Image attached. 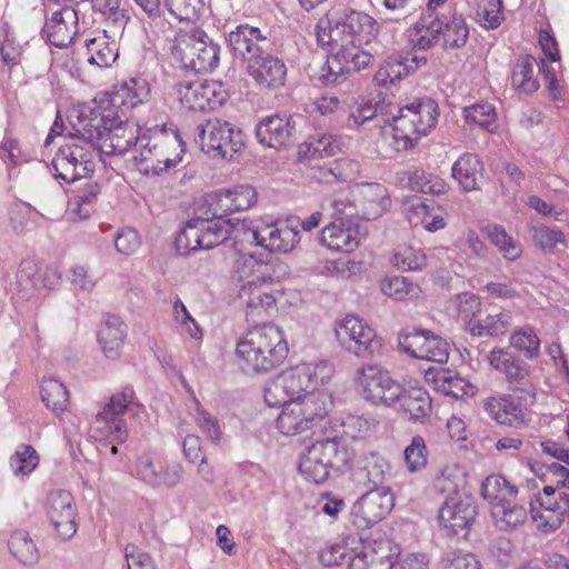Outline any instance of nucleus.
Masks as SVG:
<instances>
[{
    "label": "nucleus",
    "mask_w": 569,
    "mask_h": 569,
    "mask_svg": "<svg viewBox=\"0 0 569 569\" xmlns=\"http://www.w3.org/2000/svg\"><path fill=\"white\" fill-rule=\"evenodd\" d=\"M363 396L375 405H398V413L411 422L423 423L431 413V398L421 387L403 388L388 371L379 366L368 365L359 371Z\"/></svg>",
    "instance_id": "1"
},
{
    "label": "nucleus",
    "mask_w": 569,
    "mask_h": 569,
    "mask_svg": "<svg viewBox=\"0 0 569 569\" xmlns=\"http://www.w3.org/2000/svg\"><path fill=\"white\" fill-rule=\"evenodd\" d=\"M236 356L244 373H267L284 361L288 343L279 327L264 323L243 335L237 343Z\"/></svg>",
    "instance_id": "2"
},
{
    "label": "nucleus",
    "mask_w": 569,
    "mask_h": 569,
    "mask_svg": "<svg viewBox=\"0 0 569 569\" xmlns=\"http://www.w3.org/2000/svg\"><path fill=\"white\" fill-rule=\"evenodd\" d=\"M317 29L318 43L330 47V51H335L337 47L367 44L378 32L372 17L351 8L328 13L326 21L321 20Z\"/></svg>",
    "instance_id": "3"
},
{
    "label": "nucleus",
    "mask_w": 569,
    "mask_h": 569,
    "mask_svg": "<svg viewBox=\"0 0 569 569\" xmlns=\"http://www.w3.org/2000/svg\"><path fill=\"white\" fill-rule=\"evenodd\" d=\"M212 207L208 201V194L202 198L194 208L193 217L189 219L176 238V248L180 254L187 256L199 249H211L232 237V232L239 233L230 224V220L218 221ZM238 238V234L233 236Z\"/></svg>",
    "instance_id": "4"
},
{
    "label": "nucleus",
    "mask_w": 569,
    "mask_h": 569,
    "mask_svg": "<svg viewBox=\"0 0 569 569\" xmlns=\"http://www.w3.org/2000/svg\"><path fill=\"white\" fill-rule=\"evenodd\" d=\"M438 116V104L431 98H416L411 103L399 108L397 116L385 120L391 128L396 149L413 148L421 137L436 127Z\"/></svg>",
    "instance_id": "5"
},
{
    "label": "nucleus",
    "mask_w": 569,
    "mask_h": 569,
    "mask_svg": "<svg viewBox=\"0 0 569 569\" xmlns=\"http://www.w3.org/2000/svg\"><path fill=\"white\" fill-rule=\"evenodd\" d=\"M220 47L207 32L197 27L180 29L171 47V54L186 70L208 72L218 67Z\"/></svg>",
    "instance_id": "6"
},
{
    "label": "nucleus",
    "mask_w": 569,
    "mask_h": 569,
    "mask_svg": "<svg viewBox=\"0 0 569 569\" xmlns=\"http://www.w3.org/2000/svg\"><path fill=\"white\" fill-rule=\"evenodd\" d=\"M139 154L134 156L136 167L139 172L149 176H157L162 171L174 167L181 161L180 153L176 150L179 147L183 152L182 142L177 137L170 138L163 132L152 136H141Z\"/></svg>",
    "instance_id": "7"
},
{
    "label": "nucleus",
    "mask_w": 569,
    "mask_h": 569,
    "mask_svg": "<svg viewBox=\"0 0 569 569\" xmlns=\"http://www.w3.org/2000/svg\"><path fill=\"white\" fill-rule=\"evenodd\" d=\"M326 395H305L300 401H291L277 419V428L286 436H295L321 427L327 418Z\"/></svg>",
    "instance_id": "8"
},
{
    "label": "nucleus",
    "mask_w": 569,
    "mask_h": 569,
    "mask_svg": "<svg viewBox=\"0 0 569 569\" xmlns=\"http://www.w3.org/2000/svg\"><path fill=\"white\" fill-rule=\"evenodd\" d=\"M196 141L213 158H232L244 147V134L240 128L214 118L198 126Z\"/></svg>",
    "instance_id": "9"
},
{
    "label": "nucleus",
    "mask_w": 569,
    "mask_h": 569,
    "mask_svg": "<svg viewBox=\"0 0 569 569\" xmlns=\"http://www.w3.org/2000/svg\"><path fill=\"white\" fill-rule=\"evenodd\" d=\"M99 153L97 149L72 141L61 146L52 158L54 177L67 183L93 173Z\"/></svg>",
    "instance_id": "10"
},
{
    "label": "nucleus",
    "mask_w": 569,
    "mask_h": 569,
    "mask_svg": "<svg viewBox=\"0 0 569 569\" xmlns=\"http://www.w3.org/2000/svg\"><path fill=\"white\" fill-rule=\"evenodd\" d=\"M335 331L340 346L358 357H371L382 347L376 331L355 315H347Z\"/></svg>",
    "instance_id": "11"
},
{
    "label": "nucleus",
    "mask_w": 569,
    "mask_h": 569,
    "mask_svg": "<svg viewBox=\"0 0 569 569\" xmlns=\"http://www.w3.org/2000/svg\"><path fill=\"white\" fill-rule=\"evenodd\" d=\"M362 44L337 47L331 51L325 67L321 69L320 80L325 86H336L345 80L351 72H359L372 61V56L360 49Z\"/></svg>",
    "instance_id": "12"
},
{
    "label": "nucleus",
    "mask_w": 569,
    "mask_h": 569,
    "mask_svg": "<svg viewBox=\"0 0 569 569\" xmlns=\"http://www.w3.org/2000/svg\"><path fill=\"white\" fill-rule=\"evenodd\" d=\"M393 501V495L386 487L368 489L351 508V525L357 530L371 528L391 511Z\"/></svg>",
    "instance_id": "13"
},
{
    "label": "nucleus",
    "mask_w": 569,
    "mask_h": 569,
    "mask_svg": "<svg viewBox=\"0 0 569 569\" xmlns=\"http://www.w3.org/2000/svg\"><path fill=\"white\" fill-rule=\"evenodd\" d=\"M536 502L541 510L538 511L535 503L530 502V511L541 531H556L566 520H569V492L563 488L545 486L543 496H539Z\"/></svg>",
    "instance_id": "14"
},
{
    "label": "nucleus",
    "mask_w": 569,
    "mask_h": 569,
    "mask_svg": "<svg viewBox=\"0 0 569 569\" xmlns=\"http://www.w3.org/2000/svg\"><path fill=\"white\" fill-rule=\"evenodd\" d=\"M174 88L181 104L193 111L213 110L228 99V92L218 81L183 80Z\"/></svg>",
    "instance_id": "15"
},
{
    "label": "nucleus",
    "mask_w": 569,
    "mask_h": 569,
    "mask_svg": "<svg viewBox=\"0 0 569 569\" xmlns=\"http://www.w3.org/2000/svg\"><path fill=\"white\" fill-rule=\"evenodd\" d=\"M140 405L136 401V395L131 387H124L122 391L114 393L103 409L97 413V423H103L112 440L123 443L128 439V428L120 418L126 411L138 413Z\"/></svg>",
    "instance_id": "16"
},
{
    "label": "nucleus",
    "mask_w": 569,
    "mask_h": 569,
    "mask_svg": "<svg viewBox=\"0 0 569 569\" xmlns=\"http://www.w3.org/2000/svg\"><path fill=\"white\" fill-rule=\"evenodd\" d=\"M113 108L102 109L83 106L76 116H70L72 130L69 132L72 141L88 144L97 149L98 142L103 138L104 128L112 121Z\"/></svg>",
    "instance_id": "17"
},
{
    "label": "nucleus",
    "mask_w": 569,
    "mask_h": 569,
    "mask_svg": "<svg viewBox=\"0 0 569 569\" xmlns=\"http://www.w3.org/2000/svg\"><path fill=\"white\" fill-rule=\"evenodd\" d=\"M399 347L412 358L446 363L449 343L429 330L413 329L399 335Z\"/></svg>",
    "instance_id": "18"
},
{
    "label": "nucleus",
    "mask_w": 569,
    "mask_h": 569,
    "mask_svg": "<svg viewBox=\"0 0 569 569\" xmlns=\"http://www.w3.org/2000/svg\"><path fill=\"white\" fill-rule=\"evenodd\" d=\"M103 138L98 142V153L108 156H122L132 146L140 142L141 136L138 134L139 127L127 120L124 112L119 114L113 111L112 121H109L107 128L102 130Z\"/></svg>",
    "instance_id": "19"
},
{
    "label": "nucleus",
    "mask_w": 569,
    "mask_h": 569,
    "mask_svg": "<svg viewBox=\"0 0 569 569\" xmlns=\"http://www.w3.org/2000/svg\"><path fill=\"white\" fill-rule=\"evenodd\" d=\"M478 513L477 503L470 495L447 497L442 502L438 519L448 535L456 536L468 529Z\"/></svg>",
    "instance_id": "20"
},
{
    "label": "nucleus",
    "mask_w": 569,
    "mask_h": 569,
    "mask_svg": "<svg viewBox=\"0 0 569 569\" xmlns=\"http://www.w3.org/2000/svg\"><path fill=\"white\" fill-rule=\"evenodd\" d=\"M487 359L489 365L502 373L516 389L535 397V388L529 381L530 368L522 359L503 348L492 349Z\"/></svg>",
    "instance_id": "21"
},
{
    "label": "nucleus",
    "mask_w": 569,
    "mask_h": 569,
    "mask_svg": "<svg viewBox=\"0 0 569 569\" xmlns=\"http://www.w3.org/2000/svg\"><path fill=\"white\" fill-rule=\"evenodd\" d=\"M258 246L271 252H289L299 242L297 226L290 221H277L244 231Z\"/></svg>",
    "instance_id": "22"
},
{
    "label": "nucleus",
    "mask_w": 569,
    "mask_h": 569,
    "mask_svg": "<svg viewBox=\"0 0 569 569\" xmlns=\"http://www.w3.org/2000/svg\"><path fill=\"white\" fill-rule=\"evenodd\" d=\"M47 515L62 539H71L77 530V508L73 496L67 490L50 492L47 499Z\"/></svg>",
    "instance_id": "23"
},
{
    "label": "nucleus",
    "mask_w": 569,
    "mask_h": 569,
    "mask_svg": "<svg viewBox=\"0 0 569 569\" xmlns=\"http://www.w3.org/2000/svg\"><path fill=\"white\" fill-rule=\"evenodd\" d=\"M297 123L292 116L272 114L260 120L256 137L260 144L279 149L295 141Z\"/></svg>",
    "instance_id": "24"
},
{
    "label": "nucleus",
    "mask_w": 569,
    "mask_h": 569,
    "mask_svg": "<svg viewBox=\"0 0 569 569\" xmlns=\"http://www.w3.org/2000/svg\"><path fill=\"white\" fill-rule=\"evenodd\" d=\"M368 229L365 223L331 221L320 234V242L336 251L351 252L366 239Z\"/></svg>",
    "instance_id": "25"
},
{
    "label": "nucleus",
    "mask_w": 569,
    "mask_h": 569,
    "mask_svg": "<svg viewBox=\"0 0 569 569\" xmlns=\"http://www.w3.org/2000/svg\"><path fill=\"white\" fill-rule=\"evenodd\" d=\"M351 479L357 486L371 488H385L382 485L389 471V463L378 452H368L356 458L348 467Z\"/></svg>",
    "instance_id": "26"
},
{
    "label": "nucleus",
    "mask_w": 569,
    "mask_h": 569,
    "mask_svg": "<svg viewBox=\"0 0 569 569\" xmlns=\"http://www.w3.org/2000/svg\"><path fill=\"white\" fill-rule=\"evenodd\" d=\"M179 463H162L151 455H142L137 461V476L152 487L172 488L177 486L182 476Z\"/></svg>",
    "instance_id": "27"
},
{
    "label": "nucleus",
    "mask_w": 569,
    "mask_h": 569,
    "mask_svg": "<svg viewBox=\"0 0 569 569\" xmlns=\"http://www.w3.org/2000/svg\"><path fill=\"white\" fill-rule=\"evenodd\" d=\"M269 42L260 29L249 24H240L229 32L228 46L236 58L247 63L262 54Z\"/></svg>",
    "instance_id": "28"
},
{
    "label": "nucleus",
    "mask_w": 569,
    "mask_h": 569,
    "mask_svg": "<svg viewBox=\"0 0 569 569\" xmlns=\"http://www.w3.org/2000/svg\"><path fill=\"white\" fill-rule=\"evenodd\" d=\"M78 12L70 6L54 11L42 29L49 42L58 48L68 47L78 33Z\"/></svg>",
    "instance_id": "29"
},
{
    "label": "nucleus",
    "mask_w": 569,
    "mask_h": 569,
    "mask_svg": "<svg viewBox=\"0 0 569 569\" xmlns=\"http://www.w3.org/2000/svg\"><path fill=\"white\" fill-rule=\"evenodd\" d=\"M427 64L425 56L408 53L406 56L393 53L389 56L385 63L376 72L373 80L378 86L393 84Z\"/></svg>",
    "instance_id": "30"
},
{
    "label": "nucleus",
    "mask_w": 569,
    "mask_h": 569,
    "mask_svg": "<svg viewBox=\"0 0 569 569\" xmlns=\"http://www.w3.org/2000/svg\"><path fill=\"white\" fill-rule=\"evenodd\" d=\"M483 410L499 425L517 428L526 423V408L522 406L520 399L512 395L485 399Z\"/></svg>",
    "instance_id": "31"
},
{
    "label": "nucleus",
    "mask_w": 569,
    "mask_h": 569,
    "mask_svg": "<svg viewBox=\"0 0 569 569\" xmlns=\"http://www.w3.org/2000/svg\"><path fill=\"white\" fill-rule=\"evenodd\" d=\"M332 472H345L352 462L355 452L348 445L335 437L318 440L308 447Z\"/></svg>",
    "instance_id": "32"
},
{
    "label": "nucleus",
    "mask_w": 569,
    "mask_h": 569,
    "mask_svg": "<svg viewBox=\"0 0 569 569\" xmlns=\"http://www.w3.org/2000/svg\"><path fill=\"white\" fill-rule=\"evenodd\" d=\"M248 74L264 88H277L284 83L287 68L282 60L267 50L247 63Z\"/></svg>",
    "instance_id": "33"
},
{
    "label": "nucleus",
    "mask_w": 569,
    "mask_h": 569,
    "mask_svg": "<svg viewBox=\"0 0 569 569\" xmlns=\"http://www.w3.org/2000/svg\"><path fill=\"white\" fill-rule=\"evenodd\" d=\"M267 264L258 261L252 254H240L233 263V278L239 283V297L253 293L256 284L264 282V269Z\"/></svg>",
    "instance_id": "34"
},
{
    "label": "nucleus",
    "mask_w": 569,
    "mask_h": 569,
    "mask_svg": "<svg viewBox=\"0 0 569 569\" xmlns=\"http://www.w3.org/2000/svg\"><path fill=\"white\" fill-rule=\"evenodd\" d=\"M483 164L476 154L465 153L452 166V177L465 191L478 190L485 180Z\"/></svg>",
    "instance_id": "35"
},
{
    "label": "nucleus",
    "mask_w": 569,
    "mask_h": 569,
    "mask_svg": "<svg viewBox=\"0 0 569 569\" xmlns=\"http://www.w3.org/2000/svg\"><path fill=\"white\" fill-rule=\"evenodd\" d=\"M279 377L292 401H300L305 395H325L323 392L309 391L315 389L312 368L309 365H300L284 370Z\"/></svg>",
    "instance_id": "36"
},
{
    "label": "nucleus",
    "mask_w": 569,
    "mask_h": 569,
    "mask_svg": "<svg viewBox=\"0 0 569 569\" xmlns=\"http://www.w3.org/2000/svg\"><path fill=\"white\" fill-rule=\"evenodd\" d=\"M442 18L433 12L425 13L409 30V41L413 48L427 50L440 39Z\"/></svg>",
    "instance_id": "37"
},
{
    "label": "nucleus",
    "mask_w": 569,
    "mask_h": 569,
    "mask_svg": "<svg viewBox=\"0 0 569 569\" xmlns=\"http://www.w3.org/2000/svg\"><path fill=\"white\" fill-rule=\"evenodd\" d=\"M126 325L119 317L109 315L106 317L98 331V341L104 355L114 359L120 355L127 331Z\"/></svg>",
    "instance_id": "38"
},
{
    "label": "nucleus",
    "mask_w": 569,
    "mask_h": 569,
    "mask_svg": "<svg viewBox=\"0 0 569 569\" xmlns=\"http://www.w3.org/2000/svg\"><path fill=\"white\" fill-rule=\"evenodd\" d=\"M427 376H431L435 388L446 396L458 399L475 393V387L450 369H429Z\"/></svg>",
    "instance_id": "39"
},
{
    "label": "nucleus",
    "mask_w": 569,
    "mask_h": 569,
    "mask_svg": "<svg viewBox=\"0 0 569 569\" xmlns=\"http://www.w3.org/2000/svg\"><path fill=\"white\" fill-rule=\"evenodd\" d=\"M88 62L99 68L111 67L119 56L118 46L106 31L84 40Z\"/></svg>",
    "instance_id": "40"
},
{
    "label": "nucleus",
    "mask_w": 569,
    "mask_h": 569,
    "mask_svg": "<svg viewBox=\"0 0 569 569\" xmlns=\"http://www.w3.org/2000/svg\"><path fill=\"white\" fill-rule=\"evenodd\" d=\"M512 323L510 312L501 311L495 315H487L483 319H471L467 321L466 329L473 337H500L503 336Z\"/></svg>",
    "instance_id": "41"
},
{
    "label": "nucleus",
    "mask_w": 569,
    "mask_h": 569,
    "mask_svg": "<svg viewBox=\"0 0 569 569\" xmlns=\"http://www.w3.org/2000/svg\"><path fill=\"white\" fill-rule=\"evenodd\" d=\"M481 495L492 509L510 503L518 495V488L507 481L501 475H490L481 483Z\"/></svg>",
    "instance_id": "42"
},
{
    "label": "nucleus",
    "mask_w": 569,
    "mask_h": 569,
    "mask_svg": "<svg viewBox=\"0 0 569 569\" xmlns=\"http://www.w3.org/2000/svg\"><path fill=\"white\" fill-rule=\"evenodd\" d=\"M367 220L380 217L389 207L388 190L380 183H363L358 188Z\"/></svg>",
    "instance_id": "43"
},
{
    "label": "nucleus",
    "mask_w": 569,
    "mask_h": 569,
    "mask_svg": "<svg viewBox=\"0 0 569 569\" xmlns=\"http://www.w3.org/2000/svg\"><path fill=\"white\" fill-rule=\"evenodd\" d=\"M10 553L22 566H33L40 559L37 545L27 531L17 530L8 540Z\"/></svg>",
    "instance_id": "44"
},
{
    "label": "nucleus",
    "mask_w": 569,
    "mask_h": 569,
    "mask_svg": "<svg viewBox=\"0 0 569 569\" xmlns=\"http://www.w3.org/2000/svg\"><path fill=\"white\" fill-rule=\"evenodd\" d=\"M253 293H247L246 298H240L246 303V315L252 321L262 320L268 316V311L276 306L274 297L266 290V281L256 284Z\"/></svg>",
    "instance_id": "45"
},
{
    "label": "nucleus",
    "mask_w": 569,
    "mask_h": 569,
    "mask_svg": "<svg viewBox=\"0 0 569 569\" xmlns=\"http://www.w3.org/2000/svg\"><path fill=\"white\" fill-rule=\"evenodd\" d=\"M441 18L442 30L440 36L442 37V48L446 50L462 48L469 37V29L463 17L455 13L450 19L445 16Z\"/></svg>",
    "instance_id": "46"
},
{
    "label": "nucleus",
    "mask_w": 569,
    "mask_h": 569,
    "mask_svg": "<svg viewBox=\"0 0 569 569\" xmlns=\"http://www.w3.org/2000/svg\"><path fill=\"white\" fill-rule=\"evenodd\" d=\"M93 12L117 27H124L131 19L130 6L126 0H89Z\"/></svg>",
    "instance_id": "47"
},
{
    "label": "nucleus",
    "mask_w": 569,
    "mask_h": 569,
    "mask_svg": "<svg viewBox=\"0 0 569 569\" xmlns=\"http://www.w3.org/2000/svg\"><path fill=\"white\" fill-rule=\"evenodd\" d=\"M329 210L332 221L361 223L358 219V210L352 193L348 190H341L331 197Z\"/></svg>",
    "instance_id": "48"
},
{
    "label": "nucleus",
    "mask_w": 569,
    "mask_h": 569,
    "mask_svg": "<svg viewBox=\"0 0 569 569\" xmlns=\"http://www.w3.org/2000/svg\"><path fill=\"white\" fill-rule=\"evenodd\" d=\"M318 178L327 182L351 181L359 172V163L355 160L341 158L318 168Z\"/></svg>",
    "instance_id": "49"
},
{
    "label": "nucleus",
    "mask_w": 569,
    "mask_h": 569,
    "mask_svg": "<svg viewBox=\"0 0 569 569\" xmlns=\"http://www.w3.org/2000/svg\"><path fill=\"white\" fill-rule=\"evenodd\" d=\"M509 343L526 359L532 360L540 355V339L530 326L516 329L509 337Z\"/></svg>",
    "instance_id": "50"
},
{
    "label": "nucleus",
    "mask_w": 569,
    "mask_h": 569,
    "mask_svg": "<svg viewBox=\"0 0 569 569\" xmlns=\"http://www.w3.org/2000/svg\"><path fill=\"white\" fill-rule=\"evenodd\" d=\"M391 261L401 271H421L427 267L428 262L422 249L407 244L396 248Z\"/></svg>",
    "instance_id": "51"
},
{
    "label": "nucleus",
    "mask_w": 569,
    "mask_h": 569,
    "mask_svg": "<svg viewBox=\"0 0 569 569\" xmlns=\"http://www.w3.org/2000/svg\"><path fill=\"white\" fill-rule=\"evenodd\" d=\"M536 67H538V63L532 56L521 57L512 72V84L525 93L537 91L539 83L533 78Z\"/></svg>",
    "instance_id": "52"
},
{
    "label": "nucleus",
    "mask_w": 569,
    "mask_h": 569,
    "mask_svg": "<svg viewBox=\"0 0 569 569\" xmlns=\"http://www.w3.org/2000/svg\"><path fill=\"white\" fill-rule=\"evenodd\" d=\"M505 502L501 507L492 509V516L496 518L500 530H516L527 520V510L520 505Z\"/></svg>",
    "instance_id": "53"
},
{
    "label": "nucleus",
    "mask_w": 569,
    "mask_h": 569,
    "mask_svg": "<svg viewBox=\"0 0 569 569\" xmlns=\"http://www.w3.org/2000/svg\"><path fill=\"white\" fill-rule=\"evenodd\" d=\"M298 469L306 480L315 483H323L332 473V471L326 467V463L318 459L308 447L305 452L300 455Z\"/></svg>",
    "instance_id": "54"
},
{
    "label": "nucleus",
    "mask_w": 569,
    "mask_h": 569,
    "mask_svg": "<svg viewBox=\"0 0 569 569\" xmlns=\"http://www.w3.org/2000/svg\"><path fill=\"white\" fill-rule=\"evenodd\" d=\"M485 230L490 241L499 249L506 259L513 261L521 256V244L512 239L503 227L489 224Z\"/></svg>",
    "instance_id": "55"
},
{
    "label": "nucleus",
    "mask_w": 569,
    "mask_h": 569,
    "mask_svg": "<svg viewBox=\"0 0 569 569\" xmlns=\"http://www.w3.org/2000/svg\"><path fill=\"white\" fill-rule=\"evenodd\" d=\"M41 399L54 412L63 411L69 401L67 388L57 379H44L40 387Z\"/></svg>",
    "instance_id": "56"
},
{
    "label": "nucleus",
    "mask_w": 569,
    "mask_h": 569,
    "mask_svg": "<svg viewBox=\"0 0 569 569\" xmlns=\"http://www.w3.org/2000/svg\"><path fill=\"white\" fill-rule=\"evenodd\" d=\"M100 193V187L98 183H89L87 188L79 191L70 201L69 210L72 214H76L79 219H88L96 208V201Z\"/></svg>",
    "instance_id": "57"
},
{
    "label": "nucleus",
    "mask_w": 569,
    "mask_h": 569,
    "mask_svg": "<svg viewBox=\"0 0 569 569\" xmlns=\"http://www.w3.org/2000/svg\"><path fill=\"white\" fill-rule=\"evenodd\" d=\"M392 562L388 556L379 553L371 547H365L360 552L352 553L348 569H391Z\"/></svg>",
    "instance_id": "58"
},
{
    "label": "nucleus",
    "mask_w": 569,
    "mask_h": 569,
    "mask_svg": "<svg viewBox=\"0 0 569 569\" xmlns=\"http://www.w3.org/2000/svg\"><path fill=\"white\" fill-rule=\"evenodd\" d=\"M148 94L149 88L146 80L131 78L128 82L123 83L120 91L112 99V106L114 107L116 102L120 100L121 104L133 108L142 103Z\"/></svg>",
    "instance_id": "59"
},
{
    "label": "nucleus",
    "mask_w": 569,
    "mask_h": 569,
    "mask_svg": "<svg viewBox=\"0 0 569 569\" xmlns=\"http://www.w3.org/2000/svg\"><path fill=\"white\" fill-rule=\"evenodd\" d=\"M463 116L468 123L478 124L480 128L493 132L497 127V113L492 104L488 102L475 103L463 109Z\"/></svg>",
    "instance_id": "60"
},
{
    "label": "nucleus",
    "mask_w": 569,
    "mask_h": 569,
    "mask_svg": "<svg viewBox=\"0 0 569 569\" xmlns=\"http://www.w3.org/2000/svg\"><path fill=\"white\" fill-rule=\"evenodd\" d=\"M39 463V456L30 445H20L10 458V467L16 476L30 475Z\"/></svg>",
    "instance_id": "61"
},
{
    "label": "nucleus",
    "mask_w": 569,
    "mask_h": 569,
    "mask_svg": "<svg viewBox=\"0 0 569 569\" xmlns=\"http://www.w3.org/2000/svg\"><path fill=\"white\" fill-rule=\"evenodd\" d=\"M378 98L375 103L370 101L348 114L346 126L348 128H358L369 120L378 119L380 116L387 114L385 98H380V96Z\"/></svg>",
    "instance_id": "62"
},
{
    "label": "nucleus",
    "mask_w": 569,
    "mask_h": 569,
    "mask_svg": "<svg viewBox=\"0 0 569 569\" xmlns=\"http://www.w3.org/2000/svg\"><path fill=\"white\" fill-rule=\"evenodd\" d=\"M405 461L411 472L420 471L427 466L428 450L421 436H415L405 449Z\"/></svg>",
    "instance_id": "63"
},
{
    "label": "nucleus",
    "mask_w": 569,
    "mask_h": 569,
    "mask_svg": "<svg viewBox=\"0 0 569 569\" xmlns=\"http://www.w3.org/2000/svg\"><path fill=\"white\" fill-rule=\"evenodd\" d=\"M530 231L535 244L545 252H551L557 243L565 242V234L560 230L545 224L533 226Z\"/></svg>",
    "instance_id": "64"
}]
</instances>
